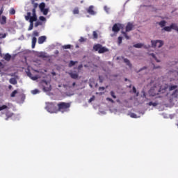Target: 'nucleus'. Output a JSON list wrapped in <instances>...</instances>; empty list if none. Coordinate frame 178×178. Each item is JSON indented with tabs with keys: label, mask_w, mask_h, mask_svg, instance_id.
Masks as SVG:
<instances>
[{
	"label": "nucleus",
	"mask_w": 178,
	"mask_h": 178,
	"mask_svg": "<svg viewBox=\"0 0 178 178\" xmlns=\"http://www.w3.org/2000/svg\"><path fill=\"white\" fill-rule=\"evenodd\" d=\"M57 107L58 112H61V113H65V112H69L70 108V103L60 102L57 104Z\"/></svg>",
	"instance_id": "nucleus-1"
},
{
	"label": "nucleus",
	"mask_w": 178,
	"mask_h": 178,
	"mask_svg": "<svg viewBox=\"0 0 178 178\" xmlns=\"http://www.w3.org/2000/svg\"><path fill=\"white\" fill-rule=\"evenodd\" d=\"M46 109L50 113H58V104L56 103H48L46 106Z\"/></svg>",
	"instance_id": "nucleus-2"
},
{
	"label": "nucleus",
	"mask_w": 178,
	"mask_h": 178,
	"mask_svg": "<svg viewBox=\"0 0 178 178\" xmlns=\"http://www.w3.org/2000/svg\"><path fill=\"white\" fill-rule=\"evenodd\" d=\"M93 49L98 51V54H105V52H108L109 51L108 48L103 47L101 44H95L93 46Z\"/></svg>",
	"instance_id": "nucleus-3"
},
{
	"label": "nucleus",
	"mask_w": 178,
	"mask_h": 178,
	"mask_svg": "<svg viewBox=\"0 0 178 178\" xmlns=\"http://www.w3.org/2000/svg\"><path fill=\"white\" fill-rule=\"evenodd\" d=\"M133 27H134V25H133L131 22H129L126 26V31L121 32L124 37H125L126 40H130V36L127 35V33L131 31V30H133Z\"/></svg>",
	"instance_id": "nucleus-4"
},
{
	"label": "nucleus",
	"mask_w": 178,
	"mask_h": 178,
	"mask_svg": "<svg viewBox=\"0 0 178 178\" xmlns=\"http://www.w3.org/2000/svg\"><path fill=\"white\" fill-rule=\"evenodd\" d=\"M26 20H29V23H34V22H37V15L31 16V13H27V15L25 16Z\"/></svg>",
	"instance_id": "nucleus-5"
},
{
	"label": "nucleus",
	"mask_w": 178,
	"mask_h": 178,
	"mask_svg": "<svg viewBox=\"0 0 178 178\" xmlns=\"http://www.w3.org/2000/svg\"><path fill=\"white\" fill-rule=\"evenodd\" d=\"M151 42L153 48H161L163 46V42L162 40H152Z\"/></svg>",
	"instance_id": "nucleus-6"
},
{
	"label": "nucleus",
	"mask_w": 178,
	"mask_h": 178,
	"mask_svg": "<svg viewBox=\"0 0 178 178\" xmlns=\"http://www.w3.org/2000/svg\"><path fill=\"white\" fill-rule=\"evenodd\" d=\"M176 88H177V85H172L169 87V91H173V90H175L172 94V97H174V98H177L178 95V90Z\"/></svg>",
	"instance_id": "nucleus-7"
},
{
	"label": "nucleus",
	"mask_w": 178,
	"mask_h": 178,
	"mask_svg": "<svg viewBox=\"0 0 178 178\" xmlns=\"http://www.w3.org/2000/svg\"><path fill=\"white\" fill-rule=\"evenodd\" d=\"M2 113L6 115L5 120H9V119H10V118H12V116H13V115H14L13 113L10 112L8 110L5 111Z\"/></svg>",
	"instance_id": "nucleus-8"
},
{
	"label": "nucleus",
	"mask_w": 178,
	"mask_h": 178,
	"mask_svg": "<svg viewBox=\"0 0 178 178\" xmlns=\"http://www.w3.org/2000/svg\"><path fill=\"white\" fill-rule=\"evenodd\" d=\"M120 24H115L113 26V31L114 33H119V31H120Z\"/></svg>",
	"instance_id": "nucleus-9"
},
{
	"label": "nucleus",
	"mask_w": 178,
	"mask_h": 178,
	"mask_svg": "<svg viewBox=\"0 0 178 178\" xmlns=\"http://www.w3.org/2000/svg\"><path fill=\"white\" fill-rule=\"evenodd\" d=\"M168 86L167 84L164 86H161L159 92H160V94H165V92H166V90H168Z\"/></svg>",
	"instance_id": "nucleus-10"
},
{
	"label": "nucleus",
	"mask_w": 178,
	"mask_h": 178,
	"mask_svg": "<svg viewBox=\"0 0 178 178\" xmlns=\"http://www.w3.org/2000/svg\"><path fill=\"white\" fill-rule=\"evenodd\" d=\"M87 12L89 13V15H92V16L95 15L96 13L94 10V6H90L87 9Z\"/></svg>",
	"instance_id": "nucleus-11"
},
{
	"label": "nucleus",
	"mask_w": 178,
	"mask_h": 178,
	"mask_svg": "<svg viewBox=\"0 0 178 178\" xmlns=\"http://www.w3.org/2000/svg\"><path fill=\"white\" fill-rule=\"evenodd\" d=\"M6 22H7L6 16L2 15L1 17H0V24L3 26L4 24H6Z\"/></svg>",
	"instance_id": "nucleus-12"
},
{
	"label": "nucleus",
	"mask_w": 178,
	"mask_h": 178,
	"mask_svg": "<svg viewBox=\"0 0 178 178\" xmlns=\"http://www.w3.org/2000/svg\"><path fill=\"white\" fill-rule=\"evenodd\" d=\"M47 41V36H40L38 38V44H44Z\"/></svg>",
	"instance_id": "nucleus-13"
},
{
	"label": "nucleus",
	"mask_w": 178,
	"mask_h": 178,
	"mask_svg": "<svg viewBox=\"0 0 178 178\" xmlns=\"http://www.w3.org/2000/svg\"><path fill=\"white\" fill-rule=\"evenodd\" d=\"M12 58V56H10V54H5L4 57H3V59L5 60H7V62H9V60H10V59Z\"/></svg>",
	"instance_id": "nucleus-14"
},
{
	"label": "nucleus",
	"mask_w": 178,
	"mask_h": 178,
	"mask_svg": "<svg viewBox=\"0 0 178 178\" xmlns=\"http://www.w3.org/2000/svg\"><path fill=\"white\" fill-rule=\"evenodd\" d=\"M9 83L10 84H13V86H15V84H17V80H16L15 78H11L9 80Z\"/></svg>",
	"instance_id": "nucleus-15"
},
{
	"label": "nucleus",
	"mask_w": 178,
	"mask_h": 178,
	"mask_svg": "<svg viewBox=\"0 0 178 178\" xmlns=\"http://www.w3.org/2000/svg\"><path fill=\"white\" fill-rule=\"evenodd\" d=\"M35 44H37V38L33 37L32 38V48L33 49L35 48Z\"/></svg>",
	"instance_id": "nucleus-16"
},
{
	"label": "nucleus",
	"mask_w": 178,
	"mask_h": 178,
	"mask_svg": "<svg viewBox=\"0 0 178 178\" xmlns=\"http://www.w3.org/2000/svg\"><path fill=\"white\" fill-rule=\"evenodd\" d=\"M28 76L31 79V80H38V76H33V74H31V72H29Z\"/></svg>",
	"instance_id": "nucleus-17"
},
{
	"label": "nucleus",
	"mask_w": 178,
	"mask_h": 178,
	"mask_svg": "<svg viewBox=\"0 0 178 178\" xmlns=\"http://www.w3.org/2000/svg\"><path fill=\"white\" fill-rule=\"evenodd\" d=\"M172 30H175V31L178 32V26L177 24H171Z\"/></svg>",
	"instance_id": "nucleus-18"
},
{
	"label": "nucleus",
	"mask_w": 178,
	"mask_h": 178,
	"mask_svg": "<svg viewBox=\"0 0 178 178\" xmlns=\"http://www.w3.org/2000/svg\"><path fill=\"white\" fill-rule=\"evenodd\" d=\"M70 76L72 79H78L79 78V74H74V73H70Z\"/></svg>",
	"instance_id": "nucleus-19"
},
{
	"label": "nucleus",
	"mask_w": 178,
	"mask_h": 178,
	"mask_svg": "<svg viewBox=\"0 0 178 178\" xmlns=\"http://www.w3.org/2000/svg\"><path fill=\"white\" fill-rule=\"evenodd\" d=\"M93 40H98V33L96 31L92 32Z\"/></svg>",
	"instance_id": "nucleus-20"
},
{
	"label": "nucleus",
	"mask_w": 178,
	"mask_h": 178,
	"mask_svg": "<svg viewBox=\"0 0 178 178\" xmlns=\"http://www.w3.org/2000/svg\"><path fill=\"white\" fill-rule=\"evenodd\" d=\"M143 47H144V44H143V43H137L134 44V48H143Z\"/></svg>",
	"instance_id": "nucleus-21"
},
{
	"label": "nucleus",
	"mask_w": 178,
	"mask_h": 178,
	"mask_svg": "<svg viewBox=\"0 0 178 178\" xmlns=\"http://www.w3.org/2000/svg\"><path fill=\"white\" fill-rule=\"evenodd\" d=\"M49 9H48V8H44V9L42 10L40 12H42L44 16H47V15H48V12H49Z\"/></svg>",
	"instance_id": "nucleus-22"
},
{
	"label": "nucleus",
	"mask_w": 178,
	"mask_h": 178,
	"mask_svg": "<svg viewBox=\"0 0 178 178\" xmlns=\"http://www.w3.org/2000/svg\"><path fill=\"white\" fill-rule=\"evenodd\" d=\"M124 62L127 65V66H129V67H131V63H130V60L129 59L124 58Z\"/></svg>",
	"instance_id": "nucleus-23"
},
{
	"label": "nucleus",
	"mask_w": 178,
	"mask_h": 178,
	"mask_svg": "<svg viewBox=\"0 0 178 178\" xmlns=\"http://www.w3.org/2000/svg\"><path fill=\"white\" fill-rule=\"evenodd\" d=\"M159 24L160 27H165V26L166 24V21L162 20L160 22H159Z\"/></svg>",
	"instance_id": "nucleus-24"
},
{
	"label": "nucleus",
	"mask_w": 178,
	"mask_h": 178,
	"mask_svg": "<svg viewBox=\"0 0 178 178\" xmlns=\"http://www.w3.org/2000/svg\"><path fill=\"white\" fill-rule=\"evenodd\" d=\"M39 8H40V11L44 10V9H45V3H41L39 5Z\"/></svg>",
	"instance_id": "nucleus-25"
},
{
	"label": "nucleus",
	"mask_w": 178,
	"mask_h": 178,
	"mask_svg": "<svg viewBox=\"0 0 178 178\" xmlns=\"http://www.w3.org/2000/svg\"><path fill=\"white\" fill-rule=\"evenodd\" d=\"M73 15H79V13H80V11L79 10V8H75L73 11Z\"/></svg>",
	"instance_id": "nucleus-26"
},
{
	"label": "nucleus",
	"mask_w": 178,
	"mask_h": 178,
	"mask_svg": "<svg viewBox=\"0 0 178 178\" xmlns=\"http://www.w3.org/2000/svg\"><path fill=\"white\" fill-rule=\"evenodd\" d=\"M147 105L149 106H157L158 103L150 102L147 103Z\"/></svg>",
	"instance_id": "nucleus-27"
},
{
	"label": "nucleus",
	"mask_w": 178,
	"mask_h": 178,
	"mask_svg": "<svg viewBox=\"0 0 178 178\" xmlns=\"http://www.w3.org/2000/svg\"><path fill=\"white\" fill-rule=\"evenodd\" d=\"M163 30H165V31H172V26L171 25L170 26H165L163 28Z\"/></svg>",
	"instance_id": "nucleus-28"
},
{
	"label": "nucleus",
	"mask_w": 178,
	"mask_h": 178,
	"mask_svg": "<svg viewBox=\"0 0 178 178\" xmlns=\"http://www.w3.org/2000/svg\"><path fill=\"white\" fill-rule=\"evenodd\" d=\"M51 86H49V87H44L43 88V90L45 91L46 92L51 91Z\"/></svg>",
	"instance_id": "nucleus-29"
},
{
	"label": "nucleus",
	"mask_w": 178,
	"mask_h": 178,
	"mask_svg": "<svg viewBox=\"0 0 178 178\" xmlns=\"http://www.w3.org/2000/svg\"><path fill=\"white\" fill-rule=\"evenodd\" d=\"M122 41H123V38L122 36L118 37V45H120V44H122Z\"/></svg>",
	"instance_id": "nucleus-30"
},
{
	"label": "nucleus",
	"mask_w": 178,
	"mask_h": 178,
	"mask_svg": "<svg viewBox=\"0 0 178 178\" xmlns=\"http://www.w3.org/2000/svg\"><path fill=\"white\" fill-rule=\"evenodd\" d=\"M16 94H17V90H14V91L10 94L11 98H15V97H16Z\"/></svg>",
	"instance_id": "nucleus-31"
},
{
	"label": "nucleus",
	"mask_w": 178,
	"mask_h": 178,
	"mask_svg": "<svg viewBox=\"0 0 178 178\" xmlns=\"http://www.w3.org/2000/svg\"><path fill=\"white\" fill-rule=\"evenodd\" d=\"M63 49H70L72 48V45L70 44H65L63 46Z\"/></svg>",
	"instance_id": "nucleus-32"
},
{
	"label": "nucleus",
	"mask_w": 178,
	"mask_h": 178,
	"mask_svg": "<svg viewBox=\"0 0 178 178\" xmlns=\"http://www.w3.org/2000/svg\"><path fill=\"white\" fill-rule=\"evenodd\" d=\"M40 92V90L38 89H35L31 91V93L33 94V95H35V94H38Z\"/></svg>",
	"instance_id": "nucleus-33"
},
{
	"label": "nucleus",
	"mask_w": 178,
	"mask_h": 178,
	"mask_svg": "<svg viewBox=\"0 0 178 178\" xmlns=\"http://www.w3.org/2000/svg\"><path fill=\"white\" fill-rule=\"evenodd\" d=\"M76 65V62L71 60L69 63V67H72Z\"/></svg>",
	"instance_id": "nucleus-34"
},
{
	"label": "nucleus",
	"mask_w": 178,
	"mask_h": 178,
	"mask_svg": "<svg viewBox=\"0 0 178 178\" xmlns=\"http://www.w3.org/2000/svg\"><path fill=\"white\" fill-rule=\"evenodd\" d=\"M151 56H152V58H154V59H155V60L156 61V62H161V60H158L157 58H156V56H155V54H154V53H152V54H149Z\"/></svg>",
	"instance_id": "nucleus-35"
},
{
	"label": "nucleus",
	"mask_w": 178,
	"mask_h": 178,
	"mask_svg": "<svg viewBox=\"0 0 178 178\" xmlns=\"http://www.w3.org/2000/svg\"><path fill=\"white\" fill-rule=\"evenodd\" d=\"M79 42H86L87 41L86 38H84L83 37H81L79 40Z\"/></svg>",
	"instance_id": "nucleus-36"
},
{
	"label": "nucleus",
	"mask_w": 178,
	"mask_h": 178,
	"mask_svg": "<svg viewBox=\"0 0 178 178\" xmlns=\"http://www.w3.org/2000/svg\"><path fill=\"white\" fill-rule=\"evenodd\" d=\"M10 15H15L16 13V10L15 8H11L9 12Z\"/></svg>",
	"instance_id": "nucleus-37"
},
{
	"label": "nucleus",
	"mask_w": 178,
	"mask_h": 178,
	"mask_svg": "<svg viewBox=\"0 0 178 178\" xmlns=\"http://www.w3.org/2000/svg\"><path fill=\"white\" fill-rule=\"evenodd\" d=\"M4 109H8V106L3 105V106H0V111H3Z\"/></svg>",
	"instance_id": "nucleus-38"
},
{
	"label": "nucleus",
	"mask_w": 178,
	"mask_h": 178,
	"mask_svg": "<svg viewBox=\"0 0 178 178\" xmlns=\"http://www.w3.org/2000/svg\"><path fill=\"white\" fill-rule=\"evenodd\" d=\"M39 19H40V20L41 22H46V21H47V18H45V17H44V16H40V17H39Z\"/></svg>",
	"instance_id": "nucleus-39"
},
{
	"label": "nucleus",
	"mask_w": 178,
	"mask_h": 178,
	"mask_svg": "<svg viewBox=\"0 0 178 178\" xmlns=\"http://www.w3.org/2000/svg\"><path fill=\"white\" fill-rule=\"evenodd\" d=\"M41 24H42V23L40 21H38L35 23V27H38V26H41Z\"/></svg>",
	"instance_id": "nucleus-40"
},
{
	"label": "nucleus",
	"mask_w": 178,
	"mask_h": 178,
	"mask_svg": "<svg viewBox=\"0 0 178 178\" xmlns=\"http://www.w3.org/2000/svg\"><path fill=\"white\" fill-rule=\"evenodd\" d=\"M33 35H34V37H38V35H40V33H38V31H34Z\"/></svg>",
	"instance_id": "nucleus-41"
},
{
	"label": "nucleus",
	"mask_w": 178,
	"mask_h": 178,
	"mask_svg": "<svg viewBox=\"0 0 178 178\" xmlns=\"http://www.w3.org/2000/svg\"><path fill=\"white\" fill-rule=\"evenodd\" d=\"M32 3L33 4V9H37L38 7V3H34V1H32Z\"/></svg>",
	"instance_id": "nucleus-42"
},
{
	"label": "nucleus",
	"mask_w": 178,
	"mask_h": 178,
	"mask_svg": "<svg viewBox=\"0 0 178 178\" xmlns=\"http://www.w3.org/2000/svg\"><path fill=\"white\" fill-rule=\"evenodd\" d=\"M33 27H34V23L30 22V25L29 27V30L31 31V29H33Z\"/></svg>",
	"instance_id": "nucleus-43"
},
{
	"label": "nucleus",
	"mask_w": 178,
	"mask_h": 178,
	"mask_svg": "<svg viewBox=\"0 0 178 178\" xmlns=\"http://www.w3.org/2000/svg\"><path fill=\"white\" fill-rule=\"evenodd\" d=\"M110 94H111V97H112L113 98H114V99H116V96H115V92L111 91V92H110Z\"/></svg>",
	"instance_id": "nucleus-44"
},
{
	"label": "nucleus",
	"mask_w": 178,
	"mask_h": 178,
	"mask_svg": "<svg viewBox=\"0 0 178 178\" xmlns=\"http://www.w3.org/2000/svg\"><path fill=\"white\" fill-rule=\"evenodd\" d=\"M106 101H109V102H111V104H115V101H113V99H111L110 97H107Z\"/></svg>",
	"instance_id": "nucleus-45"
},
{
	"label": "nucleus",
	"mask_w": 178,
	"mask_h": 178,
	"mask_svg": "<svg viewBox=\"0 0 178 178\" xmlns=\"http://www.w3.org/2000/svg\"><path fill=\"white\" fill-rule=\"evenodd\" d=\"M3 7H1L0 9V17L2 16V13H3Z\"/></svg>",
	"instance_id": "nucleus-46"
},
{
	"label": "nucleus",
	"mask_w": 178,
	"mask_h": 178,
	"mask_svg": "<svg viewBox=\"0 0 178 178\" xmlns=\"http://www.w3.org/2000/svg\"><path fill=\"white\" fill-rule=\"evenodd\" d=\"M99 83H102L104 81V78L102 76H99Z\"/></svg>",
	"instance_id": "nucleus-47"
},
{
	"label": "nucleus",
	"mask_w": 178,
	"mask_h": 178,
	"mask_svg": "<svg viewBox=\"0 0 178 178\" xmlns=\"http://www.w3.org/2000/svg\"><path fill=\"white\" fill-rule=\"evenodd\" d=\"M104 10H105L107 13H109V8H108V6H104Z\"/></svg>",
	"instance_id": "nucleus-48"
},
{
	"label": "nucleus",
	"mask_w": 178,
	"mask_h": 178,
	"mask_svg": "<svg viewBox=\"0 0 178 178\" xmlns=\"http://www.w3.org/2000/svg\"><path fill=\"white\" fill-rule=\"evenodd\" d=\"M32 13H33V16H37V14L35 13V8H33Z\"/></svg>",
	"instance_id": "nucleus-49"
},
{
	"label": "nucleus",
	"mask_w": 178,
	"mask_h": 178,
	"mask_svg": "<svg viewBox=\"0 0 178 178\" xmlns=\"http://www.w3.org/2000/svg\"><path fill=\"white\" fill-rule=\"evenodd\" d=\"M134 94H136L137 92V89H136V87L133 86L132 88Z\"/></svg>",
	"instance_id": "nucleus-50"
},
{
	"label": "nucleus",
	"mask_w": 178,
	"mask_h": 178,
	"mask_svg": "<svg viewBox=\"0 0 178 178\" xmlns=\"http://www.w3.org/2000/svg\"><path fill=\"white\" fill-rule=\"evenodd\" d=\"M6 37V34H1L0 33V38H5Z\"/></svg>",
	"instance_id": "nucleus-51"
},
{
	"label": "nucleus",
	"mask_w": 178,
	"mask_h": 178,
	"mask_svg": "<svg viewBox=\"0 0 178 178\" xmlns=\"http://www.w3.org/2000/svg\"><path fill=\"white\" fill-rule=\"evenodd\" d=\"M131 118H137V115H136L135 113H131L130 115Z\"/></svg>",
	"instance_id": "nucleus-52"
},
{
	"label": "nucleus",
	"mask_w": 178,
	"mask_h": 178,
	"mask_svg": "<svg viewBox=\"0 0 178 178\" xmlns=\"http://www.w3.org/2000/svg\"><path fill=\"white\" fill-rule=\"evenodd\" d=\"M161 68V67L160 66H155V65H154V69H160Z\"/></svg>",
	"instance_id": "nucleus-53"
},
{
	"label": "nucleus",
	"mask_w": 178,
	"mask_h": 178,
	"mask_svg": "<svg viewBox=\"0 0 178 178\" xmlns=\"http://www.w3.org/2000/svg\"><path fill=\"white\" fill-rule=\"evenodd\" d=\"M92 101H94V98L91 97L90 99H89V102H92Z\"/></svg>",
	"instance_id": "nucleus-54"
},
{
	"label": "nucleus",
	"mask_w": 178,
	"mask_h": 178,
	"mask_svg": "<svg viewBox=\"0 0 178 178\" xmlns=\"http://www.w3.org/2000/svg\"><path fill=\"white\" fill-rule=\"evenodd\" d=\"M78 67L79 69H81V67H83V65H79Z\"/></svg>",
	"instance_id": "nucleus-55"
},
{
	"label": "nucleus",
	"mask_w": 178,
	"mask_h": 178,
	"mask_svg": "<svg viewBox=\"0 0 178 178\" xmlns=\"http://www.w3.org/2000/svg\"><path fill=\"white\" fill-rule=\"evenodd\" d=\"M99 90H105V88L104 87H99Z\"/></svg>",
	"instance_id": "nucleus-56"
},
{
	"label": "nucleus",
	"mask_w": 178,
	"mask_h": 178,
	"mask_svg": "<svg viewBox=\"0 0 178 178\" xmlns=\"http://www.w3.org/2000/svg\"><path fill=\"white\" fill-rule=\"evenodd\" d=\"M8 88L9 90H12V86L11 85L8 86Z\"/></svg>",
	"instance_id": "nucleus-57"
},
{
	"label": "nucleus",
	"mask_w": 178,
	"mask_h": 178,
	"mask_svg": "<svg viewBox=\"0 0 178 178\" xmlns=\"http://www.w3.org/2000/svg\"><path fill=\"white\" fill-rule=\"evenodd\" d=\"M2 66H3V64H2L1 62H0V67H2Z\"/></svg>",
	"instance_id": "nucleus-58"
},
{
	"label": "nucleus",
	"mask_w": 178,
	"mask_h": 178,
	"mask_svg": "<svg viewBox=\"0 0 178 178\" xmlns=\"http://www.w3.org/2000/svg\"><path fill=\"white\" fill-rule=\"evenodd\" d=\"M175 74H177L178 76V71L177 72H174Z\"/></svg>",
	"instance_id": "nucleus-59"
},
{
	"label": "nucleus",
	"mask_w": 178,
	"mask_h": 178,
	"mask_svg": "<svg viewBox=\"0 0 178 178\" xmlns=\"http://www.w3.org/2000/svg\"><path fill=\"white\" fill-rule=\"evenodd\" d=\"M74 86H76V82H74V83H72V86L74 87Z\"/></svg>",
	"instance_id": "nucleus-60"
},
{
	"label": "nucleus",
	"mask_w": 178,
	"mask_h": 178,
	"mask_svg": "<svg viewBox=\"0 0 178 178\" xmlns=\"http://www.w3.org/2000/svg\"><path fill=\"white\" fill-rule=\"evenodd\" d=\"M0 56L2 57V51L0 49Z\"/></svg>",
	"instance_id": "nucleus-61"
},
{
	"label": "nucleus",
	"mask_w": 178,
	"mask_h": 178,
	"mask_svg": "<svg viewBox=\"0 0 178 178\" xmlns=\"http://www.w3.org/2000/svg\"><path fill=\"white\" fill-rule=\"evenodd\" d=\"M144 69H147V67H144L143 68H141L140 70H144Z\"/></svg>",
	"instance_id": "nucleus-62"
},
{
	"label": "nucleus",
	"mask_w": 178,
	"mask_h": 178,
	"mask_svg": "<svg viewBox=\"0 0 178 178\" xmlns=\"http://www.w3.org/2000/svg\"><path fill=\"white\" fill-rule=\"evenodd\" d=\"M114 77H118V75H114Z\"/></svg>",
	"instance_id": "nucleus-63"
},
{
	"label": "nucleus",
	"mask_w": 178,
	"mask_h": 178,
	"mask_svg": "<svg viewBox=\"0 0 178 178\" xmlns=\"http://www.w3.org/2000/svg\"><path fill=\"white\" fill-rule=\"evenodd\" d=\"M125 81H127V79H125Z\"/></svg>",
	"instance_id": "nucleus-64"
}]
</instances>
